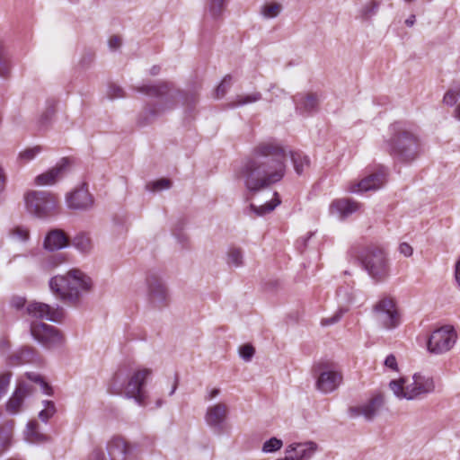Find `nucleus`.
I'll list each match as a JSON object with an SVG mask.
<instances>
[{
  "label": "nucleus",
  "instance_id": "f257e3e1",
  "mask_svg": "<svg viewBox=\"0 0 460 460\" xmlns=\"http://www.w3.org/2000/svg\"><path fill=\"white\" fill-rule=\"evenodd\" d=\"M288 154L296 174L301 175L309 168L310 158L303 152L289 151L276 139H267L254 146L242 160L236 178L248 194L254 196L284 178Z\"/></svg>",
  "mask_w": 460,
  "mask_h": 460
},
{
  "label": "nucleus",
  "instance_id": "f03ea898",
  "mask_svg": "<svg viewBox=\"0 0 460 460\" xmlns=\"http://www.w3.org/2000/svg\"><path fill=\"white\" fill-rule=\"evenodd\" d=\"M50 290L61 300L75 304L93 288L92 279L80 270H71L66 275H58L49 280Z\"/></svg>",
  "mask_w": 460,
  "mask_h": 460
},
{
  "label": "nucleus",
  "instance_id": "7ed1b4c3",
  "mask_svg": "<svg viewBox=\"0 0 460 460\" xmlns=\"http://www.w3.org/2000/svg\"><path fill=\"white\" fill-rule=\"evenodd\" d=\"M390 137L385 141L384 148L386 152L401 163H410L418 155V139L403 125L395 122L390 126Z\"/></svg>",
  "mask_w": 460,
  "mask_h": 460
},
{
  "label": "nucleus",
  "instance_id": "20e7f679",
  "mask_svg": "<svg viewBox=\"0 0 460 460\" xmlns=\"http://www.w3.org/2000/svg\"><path fill=\"white\" fill-rule=\"evenodd\" d=\"M149 369L137 370L127 381L123 371L117 372L111 379L110 390L112 394H121L125 392L127 398H133L139 406H145L147 399L146 392L143 389Z\"/></svg>",
  "mask_w": 460,
  "mask_h": 460
},
{
  "label": "nucleus",
  "instance_id": "39448f33",
  "mask_svg": "<svg viewBox=\"0 0 460 460\" xmlns=\"http://www.w3.org/2000/svg\"><path fill=\"white\" fill-rule=\"evenodd\" d=\"M24 202L28 213L40 219L54 217L59 212L58 197L49 191H29Z\"/></svg>",
  "mask_w": 460,
  "mask_h": 460
},
{
  "label": "nucleus",
  "instance_id": "423d86ee",
  "mask_svg": "<svg viewBox=\"0 0 460 460\" xmlns=\"http://www.w3.org/2000/svg\"><path fill=\"white\" fill-rule=\"evenodd\" d=\"M367 274L376 282L385 281L390 275V264L386 253L376 246L367 247L359 256Z\"/></svg>",
  "mask_w": 460,
  "mask_h": 460
},
{
  "label": "nucleus",
  "instance_id": "0eeeda50",
  "mask_svg": "<svg viewBox=\"0 0 460 460\" xmlns=\"http://www.w3.org/2000/svg\"><path fill=\"white\" fill-rule=\"evenodd\" d=\"M372 317L376 325L384 330L392 331L402 323L401 314L393 297H381L372 308Z\"/></svg>",
  "mask_w": 460,
  "mask_h": 460
},
{
  "label": "nucleus",
  "instance_id": "6e6552de",
  "mask_svg": "<svg viewBox=\"0 0 460 460\" xmlns=\"http://www.w3.org/2000/svg\"><path fill=\"white\" fill-rule=\"evenodd\" d=\"M146 283L149 305L158 310L169 306L171 296L163 278L156 272H150L146 276Z\"/></svg>",
  "mask_w": 460,
  "mask_h": 460
},
{
  "label": "nucleus",
  "instance_id": "1a4fd4ad",
  "mask_svg": "<svg viewBox=\"0 0 460 460\" xmlns=\"http://www.w3.org/2000/svg\"><path fill=\"white\" fill-rule=\"evenodd\" d=\"M137 90L139 93L159 99V102L149 109V113L152 117L158 116L173 107L174 93L172 92L167 83H161L157 85L144 84L137 87Z\"/></svg>",
  "mask_w": 460,
  "mask_h": 460
},
{
  "label": "nucleus",
  "instance_id": "9d476101",
  "mask_svg": "<svg viewBox=\"0 0 460 460\" xmlns=\"http://www.w3.org/2000/svg\"><path fill=\"white\" fill-rule=\"evenodd\" d=\"M456 340L457 335L454 327L444 325L433 331L429 335L427 341L428 351L435 355L446 353L454 347Z\"/></svg>",
  "mask_w": 460,
  "mask_h": 460
},
{
  "label": "nucleus",
  "instance_id": "9b49d317",
  "mask_svg": "<svg viewBox=\"0 0 460 460\" xmlns=\"http://www.w3.org/2000/svg\"><path fill=\"white\" fill-rule=\"evenodd\" d=\"M31 336L47 349L63 345L64 336L58 329L44 323H32L30 327Z\"/></svg>",
  "mask_w": 460,
  "mask_h": 460
},
{
  "label": "nucleus",
  "instance_id": "f8f14e48",
  "mask_svg": "<svg viewBox=\"0 0 460 460\" xmlns=\"http://www.w3.org/2000/svg\"><path fill=\"white\" fill-rule=\"evenodd\" d=\"M227 415L228 406L224 402H217L208 407L205 421L216 433L222 434L225 431Z\"/></svg>",
  "mask_w": 460,
  "mask_h": 460
},
{
  "label": "nucleus",
  "instance_id": "ddd939ff",
  "mask_svg": "<svg viewBox=\"0 0 460 460\" xmlns=\"http://www.w3.org/2000/svg\"><path fill=\"white\" fill-rule=\"evenodd\" d=\"M435 389L433 378L421 374H414L411 383L406 385V399L414 400L432 393Z\"/></svg>",
  "mask_w": 460,
  "mask_h": 460
},
{
  "label": "nucleus",
  "instance_id": "4468645a",
  "mask_svg": "<svg viewBox=\"0 0 460 460\" xmlns=\"http://www.w3.org/2000/svg\"><path fill=\"white\" fill-rule=\"evenodd\" d=\"M66 202L70 209L88 210L93 205V199L87 186L82 184L80 187L66 194Z\"/></svg>",
  "mask_w": 460,
  "mask_h": 460
},
{
  "label": "nucleus",
  "instance_id": "2eb2a0df",
  "mask_svg": "<svg viewBox=\"0 0 460 460\" xmlns=\"http://www.w3.org/2000/svg\"><path fill=\"white\" fill-rule=\"evenodd\" d=\"M386 175L387 170L382 166L376 172L370 173L357 184L351 185L349 191L357 193L368 190H376L384 186L386 181Z\"/></svg>",
  "mask_w": 460,
  "mask_h": 460
},
{
  "label": "nucleus",
  "instance_id": "dca6fc26",
  "mask_svg": "<svg viewBox=\"0 0 460 460\" xmlns=\"http://www.w3.org/2000/svg\"><path fill=\"white\" fill-rule=\"evenodd\" d=\"M27 314L34 318L46 319L50 322H59L63 315V309L60 307L53 308L48 304L32 302L26 307Z\"/></svg>",
  "mask_w": 460,
  "mask_h": 460
},
{
  "label": "nucleus",
  "instance_id": "f3484780",
  "mask_svg": "<svg viewBox=\"0 0 460 460\" xmlns=\"http://www.w3.org/2000/svg\"><path fill=\"white\" fill-rule=\"evenodd\" d=\"M342 378V374L336 369H323L316 380V387L323 394H330L341 385Z\"/></svg>",
  "mask_w": 460,
  "mask_h": 460
},
{
  "label": "nucleus",
  "instance_id": "a211bd4d",
  "mask_svg": "<svg viewBox=\"0 0 460 460\" xmlns=\"http://www.w3.org/2000/svg\"><path fill=\"white\" fill-rule=\"evenodd\" d=\"M384 404V396L382 394L374 395L367 403L361 406L350 407L349 410L350 417H358L360 415L367 420H371L378 413Z\"/></svg>",
  "mask_w": 460,
  "mask_h": 460
},
{
  "label": "nucleus",
  "instance_id": "6ab92c4d",
  "mask_svg": "<svg viewBox=\"0 0 460 460\" xmlns=\"http://www.w3.org/2000/svg\"><path fill=\"white\" fill-rule=\"evenodd\" d=\"M110 460H127L132 455L133 447L123 438H113L107 445Z\"/></svg>",
  "mask_w": 460,
  "mask_h": 460
},
{
  "label": "nucleus",
  "instance_id": "aec40b11",
  "mask_svg": "<svg viewBox=\"0 0 460 460\" xmlns=\"http://www.w3.org/2000/svg\"><path fill=\"white\" fill-rule=\"evenodd\" d=\"M317 450V445L309 441L305 443H294L287 447L286 453L290 455L291 460H308Z\"/></svg>",
  "mask_w": 460,
  "mask_h": 460
},
{
  "label": "nucleus",
  "instance_id": "412c9836",
  "mask_svg": "<svg viewBox=\"0 0 460 460\" xmlns=\"http://www.w3.org/2000/svg\"><path fill=\"white\" fill-rule=\"evenodd\" d=\"M296 111L301 115H311L318 108V99L314 93H298L293 99Z\"/></svg>",
  "mask_w": 460,
  "mask_h": 460
},
{
  "label": "nucleus",
  "instance_id": "4be33fe9",
  "mask_svg": "<svg viewBox=\"0 0 460 460\" xmlns=\"http://www.w3.org/2000/svg\"><path fill=\"white\" fill-rule=\"evenodd\" d=\"M67 167V160L62 159L56 166L38 175L35 182L38 185H52L63 177Z\"/></svg>",
  "mask_w": 460,
  "mask_h": 460
},
{
  "label": "nucleus",
  "instance_id": "5701e85b",
  "mask_svg": "<svg viewBox=\"0 0 460 460\" xmlns=\"http://www.w3.org/2000/svg\"><path fill=\"white\" fill-rule=\"evenodd\" d=\"M69 244V237L61 229L50 230L44 239V248L53 252L66 248Z\"/></svg>",
  "mask_w": 460,
  "mask_h": 460
},
{
  "label": "nucleus",
  "instance_id": "b1692460",
  "mask_svg": "<svg viewBox=\"0 0 460 460\" xmlns=\"http://www.w3.org/2000/svg\"><path fill=\"white\" fill-rule=\"evenodd\" d=\"M40 362V356L38 355L36 349L31 347H22L13 353L8 358V363L11 366H20Z\"/></svg>",
  "mask_w": 460,
  "mask_h": 460
},
{
  "label": "nucleus",
  "instance_id": "393cba45",
  "mask_svg": "<svg viewBox=\"0 0 460 460\" xmlns=\"http://www.w3.org/2000/svg\"><path fill=\"white\" fill-rule=\"evenodd\" d=\"M31 393V387L24 384L20 383L12 397L6 402V411L11 414H15L19 411L22 405L24 398Z\"/></svg>",
  "mask_w": 460,
  "mask_h": 460
},
{
  "label": "nucleus",
  "instance_id": "a878e982",
  "mask_svg": "<svg viewBox=\"0 0 460 460\" xmlns=\"http://www.w3.org/2000/svg\"><path fill=\"white\" fill-rule=\"evenodd\" d=\"M358 209V204L353 200L341 199L332 201L331 205V211L332 214L337 213L343 218Z\"/></svg>",
  "mask_w": 460,
  "mask_h": 460
},
{
  "label": "nucleus",
  "instance_id": "bb28decb",
  "mask_svg": "<svg viewBox=\"0 0 460 460\" xmlns=\"http://www.w3.org/2000/svg\"><path fill=\"white\" fill-rule=\"evenodd\" d=\"M273 196H274L273 199L271 200H270L269 202H266L264 205L256 206L254 204H251L250 205L251 211H252L258 217H262V216L273 211L276 208V207H278L281 202L278 192L275 191L273 193Z\"/></svg>",
  "mask_w": 460,
  "mask_h": 460
},
{
  "label": "nucleus",
  "instance_id": "cd10ccee",
  "mask_svg": "<svg viewBox=\"0 0 460 460\" xmlns=\"http://www.w3.org/2000/svg\"><path fill=\"white\" fill-rule=\"evenodd\" d=\"M261 93L260 92H253L248 94H238L228 104L230 108H238L241 106L248 105L261 100Z\"/></svg>",
  "mask_w": 460,
  "mask_h": 460
},
{
  "label": "nucleus",
  "instance_id": "c85d7f7f",
  "mask_svg": "<svg viewBox=\"0 0 460 460\" xmlns=\"http://www.w3.org/2000/svg\"><path fill=\"white\" fill-rule=\"evenodd\" d=\"M56 113V102L55 101H48L46 109L40 115L37 124L39 128H47L52 121Z\"/></svg>",
  "mask_w": 460,
  "mask_h": 460
},
{
  "label": "nucleus",
  "instance_id": "c756f323",
  "mask_svg": "<svg viewBox=\"0 0 460 460\" xmlns=\"http://www.w3.org/2000/svg\"><path fill=\"white\" fill-rule=\"evenodd\" d=\"M72 246L83 253H88L93 249L92 240L85 233H79L72 239Z\"/></svg>",
  "mask_w": 460,
  "mask_h": 460
},
{
  "label": "nucleus",
  "instance_id": "7c9ffc66",
  "mask_svg": "<svg viewBox=\"0 0 460 460\" xmlns=\"http://www.w3.org/2000/svg\"><path fill=\"white\" fill-rule=\"evenodd\" d=\"M26 439L30 443H42L47 441L48 438L38 430V423L31 421L27 425Z\"/></svg>",
  "mask_w": 460,
  "mask_h": 460
},
{
  "label": "nucleus",
  "instance_id": "2f4dec72",
  "mask_svg": "<svg viewBox=\"0 0 460 460\" xmlns=\"http://www.w3.org/2000/svg\"><path fill=\"white\" fill-rule=\"evenodd\" d=\"M43 150L44 148L41 146L27 147L19 153L17 161L21 164H25L35 159Z\"/></svg>",
  "mask_w": 460,
  "mask_h": 460
},
{
  "label": "nucleus",
  "instance_id": "473e14b6",
  "mask_svg": "<svg viewBox=\"0 0 460 460\" xmlns=\"http://www.w3.org/2000/svg\"><path fill=\"white\" fill-rule=\"evenodd\" d=\"M226 0H208L207 11L213 20H217L223 14Z\"/></svg>",
  "mask_w": 460,
  "mask_h": 460
},
{
  "label": "nucleus",
  "instance_id": "72a5a7b5",
  "mask_svg": "<svg viewBox=\"0 0 460 460\" xmlns=\"http://www.w3.org/2000/svg\"><path fill=\"white\" fill-rule=\"evenodd\" d=\"M380 3L376 0H370L366 3L359 10V18L368 20L377 13Z\"/></svg>",
  "mask_w": 460,
  "mask_h": 460
},
{
  "label": "nucleus",
  "instance_id": "f704fd0d",
  "mask_svg": "<svg viewBox=\"0 0 460 460\" xmlns=\"http://www.w3.org/2000/svg\"><path fill=\"white\" fill-rule=\"evenodd\" d=\"M389 386L394 394L399 399H406V385L403 378L399 380H392Z\"/></svg>",
  "mask_w": 460,
  "mask_h": 460
},
{
  "label": "nucleus",
  "instance_id": "c9c22d12",
  "mask_svg": "<svg viewBox=\"0 0 460 460\" xmlns=\"http://www.w3.org/2000/svg\"><path fill=\"white\" fill-rule=\"evenodd\" d=\"M25 375L29 380L40 385L43 394L48 395L52 394V387L47 382H45L39 374L33 372H27Z\"/></svg>",
  "mask_w": 460,
  "mask_h": 460
},
{
  "label": "nucleus",
  "instance_id": "e433bc0d",
  "mask_svg": "<svg viewBox=\"0 0 460 460\" xmlns=\"http://www.w3.org/2000/svg\"><path fill=\"white\" fill-rule=\"evenodd\" d=\"M10 235L19 242L25 243L30 238V230L26 226H16L10 230Z\"/></svg>",
  "mask_w": 460,
  "mask_h": 460
},
{
  "label": "nucleus",
  "instance_id": "4c0bfd02",
  "mask_svg": "<svg viewBox=\"0 0 460 460\" xmlns=\"http://www.w3.org/2000/svg\"><path fill=\"white\" fill-rule=\"evenodd\" d=\"M227 263L234 267L243 265V252L239 248H230L227 252Z\"/></svg>",
  "mask_w": 460,
  "mask_h": 460
},
{
  "label": "nucleus",
  "instance_id": "58836bf2",
  "mask_svg": "<svg viewBox=\"0 0 460 460\" xmlns=\"http://www.w3.org/2000/svg\"><path fill=\"white\" fill-rule=\"evenodd\" d=\"M44 409L39 413L41 421L47 422L56 413V406L52 401H43Z\"/></svg>",
  "mask_w": 460,
  "mask_h": 460
},
{
  "label": "nucleus",
  "instance_id": "ea45409f",
  "mask_svg": "<svg viewBox=\"0 0 460 460\" xmlns=\"http://www.w3.org/2000/svg\"><path fill=\"white\" fill-rule=\"evenodd\" d=\"M281 10V5L277 3H272L270 4H264L261 7V13L266 19L275 18L277 17Z\"/></svg>",
  "mask_w": 460,
  "mask_h": 460
},
{
  "label": "nucleus",
  "instance_id": "a19ab883",
  "mask_svg": "<svg viewBox=\"0 0 460 460\" xmlns=\"http://www.w3.org/2000/svg\"><path fill=\"white\" fill-rule=\"evenodd\" d=\"M172 182L169 179L162 178L157 181L149 182L146 184V189L149 191H159L163 190H167L171 187Z\"/></svg>",
  "mask_w": 460,
  "mask_h": 460
},
{
  "label": "nucleus",
  "instance_id": "79ce46f5",
  "mask_svg": "<svg viewBox=\"0 0 460 460\" xmlns=\"http://www.w3.org/2000/svg\"><path fill=\"white\" fill-rule=\"evenodd\" d=\"M460 99V87L449 89L443 97L444 104L447 106H454Z\"/></svg>",
  "mask_w": 460,
  "mask_h": 460
},
{
  "label": "nucleus",
  "instance_id": "37998d69",
  "mask_svg": "<svg viewBox=\"0 0 460 460\" xmlns=\"http://www.w3.org/2000/svg\"><path fill=\"white\" fill-rule=\"evenodd\" d=\"M283 446V443L280 439L277 438H271L269 440L265 441L262 446V451L264 453H273L279 450Z\"/></svg>",
  "mask_w": 460,
  "mask_h": 460
},
{
  "label": "nucleus",
  "instance_id": "c03bdc74",
  "mask_svg": "<svg viewBox=\"0 0 460 460\" xmlns=\"http://www.w3.org/2000/svg\"><path fill=\"white\" fill-rule=\"evenodd\" d=\"M231 85H232V76L227 75L223 78L222 82L217 87L216 97L217 98L223 97L226 93L228 89L231 87Z\"/></svg>",
  "mask_w": 460,
  "mask_h": 460
},
{
  "label": "nucleus",
  "instance_id": "a18cd8bd",
  "mask_svg": "<svg viewBox=\"0 0 460 460\" xmlns=\"http://www.w3.org/2000/svg\"><path fill=\"white\" fill-rule=\"evenodd\" d=\"M347 311H348L347 308H343V307L339 308V310L337 312H335L333 314V315L327 317V318H323L321 321L322 325L329 326V325H332V324L338 323L341 319L342 315Z\"/></svg>",
  "mask_w": 460,
  "mask_h": 460
},
{
  "label": "nucleus",
  "instance_id": "49530a36",
  "mask_svg": "<svg viewBox=\"0 0 460 460\" xmlns=\"http://www.w3.org/2000/svg\"><path fill=\"white\" fill-rule=\"evenodd\" d=\"M11 73V63L6 56L0 52V76L6 78Z\"/></svg>",
  "mask_w": 460,
  "mask_h": 460
},
{
  "label": "nucleus",
  "instance_id": "de8ad7c7",
  "mask_svg": "<svg viewBox=\"0 0 460 460\" xmlns=\"http://www.w3.org/2000/svg\"><path fill=\"white\" fill-rule=\"evenodd\" d=\"M107 96L111 100L122 98L124 97V90L120 86L111 84L108 87Z\"/></svg>",
  "mask_w": 460,
  "mask_h": 460
},
{
  "label": "nucleus",
  "instance_id": "09e8293b",
  "mask_svg": "<svg viewBox=\"0 0 460 460\" xmlns=\"http://www.w3.org/2000/svg\"><path fill=\"white\" fill-rule=\"evenodd\" d=\"M12 374L10 372L0 374V399L6 394Z\"/></svg>",
  "mask_w": 460,
  "mask_h": 460
},
{
  "label": "nucleus",
  "instance_id": "8fccbe9b",
  "mask_svg": "<svg viewBox=\"0 0 460 460\" xmlns=\"http://www.w3.org/2000/svg\"><path fill=\"white\" fill-rule=\"evenodd\" d=\"M11 431L9 429L0 430V456L10 444Z\"/></svg>",
  "mask_w": 460,
  "mask_h": 460
},
{
  "label": "nucleus",
  "instance_id": "3c124183",
  "mask_svg": "<svg viewBox=\"0 0 460 460\" xmlns=\"http://www.w3.org/2000/svg\"><path fill=\"white\" fill-rule=\"evenodd\" d=\"M255 352L254 348L250 344H245L242 346L239 349V353L241 358L245 361H250L253 357Z\"/></svg>",
  "mask_w": 460,
  "mask_h": 460
},
{
  "label": "nucleus",
  "instance_id": "603ef678",
  "mask_svg": "<svg viewBox=\"0 0 460 460\" xmlns=\"http://www.w3.org/2000/svg\"><path fill=\"white\" fill-rule=\"evenodd\" d=\"M385 366L392 370H397L396 358L393 354L388 355L385 360Z\"/></svg>",
  "mask_w": 460,
  "mask_h": 460
},
{
  "label": "nucleus",
  "instance_id": "864d4df0",
  "mask_svg": "<svg viewBox=\"0 0 460 460\" xmlns=\"http://www.w3.org/2000/svg\"><path fill=\"white\" fill-rule=\"evenodd\" d=\"M109 48L111 50H116L121 46V39L119 36H112L108 42Z\"/></svg>",
  "mask_w": 460,
  "mask_h": 460
},
{
  "label": "nucleus",
  "instance_id": "5fc2aeb1",
  "mask_svg": "<svg viewBox=\"0 0 460 460\" xmlns=\"http://www.w3.org/2000/svg\"><path fill=\"white\" fill-rule=\"evenodd\" d=\"M399 251L405 257L411 256L412 252H413L412 247L409 243H402L399 245Z\"/></svg>",
  "mask_w": 460,
  "mask_h": 460
},
{
  "label": "nucleus",
  "instance_id": "6e6d98bb",
  "mask_svg": "<svg viewBox=\"0 0 460 460\" xmlns=\"http://www.w3.org/2000/svg\"><path fill=\"white\" fill-rule=\"evenodd\" d=\"M26 304V299L22 296H14L11 301V305L16 309L22 308Z\"/></svg>",
  "mask_w": 460,
  "mask_h": 460
},
{
  "label": "nucleus",
  "instance_id": "4d7b16f0",
  "mask_svg": "<svg viewBox=\"0 0 460 460\" xmlns=\"http://www.w3.org/2000/svg\"><path fill=\"white\" fill-rule=\"evenodd\" d=\"M90 460H108L102 449H94L90 456Z\"/></svg>",
  "mask_w": 460,
  "mask_h": 460
},
{
  "label": "nucleus",
  "instance_id": "13d9d810",
  "mask_svg": "<svg viewBox=\"0 0 460 460\" xmlns=\"http://www.w3.org/2000/svg\"><path fill=\"white\" fill-rule=\"evenodd\" d=\"M6 181V176L4 172V169L0 166V192H2L4 189Z\"/></svg>",
  "mask_w": 460,
  "mask_h": 460
},
{
  "label": "nucleus",
  "instance_id": "bf43d9fd",
  "mask_svg": "<svg viewBox=\"0 0 460 460\" xmlns=\"http://www.w3.org/2000/svg\"><path fill=\"white\" fill-rule=\"evenodd\" d=\"M220 394V390L218 388H213L209 391V393L206 395L205 399L207 401H210L217 397Z\"/></svg>",
  "mask_w": 460,
  "mask_h": 460
},
{
  "label": "nucleus",
  "instance_id": "052dcab7",
  "mask_svg": "<svg viewBox=\"0 0 460 460\" xmlns=\"http://www.w3.org/2000/svg\"><path fill=\"white\" fill-rule=\"evenodd\" d=\"M415 21H416L415 15H414V14H411V15H410V16L405 20V24H406L408 27H411V26H413V24L415 23Z\"/></svg>",
  "mask_w": 460,
  "mask_h": 460
},
{
  "label": "nucleus",
  "instance_id": "680f3d73",
  "mask_svg": "<svg viewBox=\"0 0 460 460\" xmlns=\"http://www.w3.org/2000/svg\"><path fill=\"white\" fill-rule=\"evenodd\" d=\"M160 72V66H153L150 69V74L152 75H156Z\"/></svg>",
  "mask_w": 460,
  "mask_h": 460
},
{
  "label": "nucleus",
  "instance_id": "e2e57ef3",
  "mask_svg": "<svg viewBox=\"0 0 460 460\" xmlns=\"http://www.w3.org/2000/svg\"><path fill=\"white\" fill-rule=\"evenodd\" d=\"M455 117L460 120V104L455 110Z\"/></svg>",
  "mask_w": 460,
  "mask_h": 460
},
{
  "label": "nucleus",
  "instance_id": "0e129e2a",
  "mask_svg": "<svg viewBox=\"0 0 460 460\" xmlns=\"http://www.w3.org/2000/svg\"><path fill=\"white\" fill-rule=\"evenodd\" d=\"M176 389H177V380H175V382H174V384H173V385L172 387V390H171L169 394L172 395L175 393Z\"/></svg>",
  "mask_w": 460,
  "mask_h": 460
},
{
  "label": "nucleus",
  "instance_id": "69168bd1",
  "mask_svg": "<svg viewBox=\"0 0 460 460\" xmlns=\"http://www.w3.org/2000/svg\"><path fill=\"white\" fill-rule=\"evenodd\" d=\"M0 346L3 347V348H8V341H2L0 342Z\"/></svg>",
  "mask_w": 460,
  "mask_h": 460
},
{
  "label": "nucleus",
  "instance_id": "338daca9",
  "mask_svg": "<svg viewBox=\"0 0 460 460\" xmlns=\"http://www.w3.org/2000/svg\"><path fill=\"white\" fill-rule=\"evenodd\" d=\"M163 403H164L163 400L159 399L156 401L155 404H156V407H161L163 405Z\"/></svg>",
  "mask_w": 460,
  "mask_h": 460
},
{
  "label": "nucleus",
  "instance_id": "774afa93",
  "mask_svg": "<svg viewBox=\"0 0 460 460\" xmlns=\"http://www.w3.org/2000/svg\"><path fill=\"white\" fill-rule=\"evenodd\" d=\"M278 460H291V459H290V455H288V456H286V457H285V458H283V459H278Z\"/></svg>",
  "mask_w": 460,
  "mask_h": 460
}]
</instances>
